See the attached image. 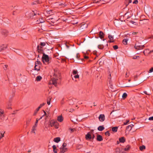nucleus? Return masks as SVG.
Instances as JSON below:
<instances>
[{"mask_svg":"<svg viewBox=\"0 0 153 153\" xmlns=\"http://www.w3.org/2000/svg\"><path fill=\"white\" fill-rule=\"evenodd\" d=\"M43 54V56L42 57V62L45 63L46 62L48 63H49V59L48 56L45 54V53H42Z\"/></svg>","mask_w":153,"mask_h":153,"instance_id":"1","label":"nucleus"},{"mask_svg":"<svg viewBox=\"0 0 153 153\" xmlns=\"http://www.w3.org/2000/svg\"><path fill=\"white\" fill-rule=\"evenodd\" d=\"M43 47L39 45H38L37 49L38 53H44Z\"/></svg>","mask_w":153,"mask_h":153,"instance_id":"2","label":"nucleus"},{"mask_svg":"<svg viewBox=\"0 0 153 153\" xmlns=\"http://www.w3.org/2000/svg\"><path fill=\"white\" fill-rule=\"evenodd\" d=\"M99 119L100 122L104 121L105 120V116L104 114H101L99 117Z\"/></svg>","mask_w":153,"mask_h":153,"instance_id":"3","label":"nucleus"},{"mask_svg":"<svg viewBox=\"0 0 153 153\" xmlns=\"http://www.w3.org/2000/svg\"><path fill=\"white\" fill-rule=\"evenodd\" d=\"M144 47V45H138L135 44L134 46V48L135 49L137 50L142 49Z\"/></svg>","mask_w":153,"mask_h":153,"instance_id":"4","label":"nucleus"},{"mask_svg":"<svg viewBox=\"0 0 153 153\" xmlns=\"http://www.w3.org/2000/svg\"><path fill=\"white\" fill-rule=\"evenodd\" d=\"M1 33L4 36H6L8 34V31L6 30H2L1 31Z\"/></svg>","mask_w":153,"mask_h":153,"instance_id":"5","label":"nucleus"},{"mask_svg":"<svg viewBox=\"0 0 153 153\" xmlns=\"http://www.w3.org/2000/svg\"><path fill=\"white\" fill-rule=\"evenodd\" d=\"M57 80H58L57 79L53 78L52 80V84L54 85L55 86H56Z\"/></svg>","mask_w":153,"mask_h":153,"instance_id":"6","label":"nucleus"},{"mask_svg":"<svg viewBox=\"0 0 153 153\" xmlns=\"http://www.w3.org/2000/svg\"><path fill=\"white\" fill-rule=\"evenodd\" d=\"M85 138L86 140H89L91 138L90 132H89L85 135Z\"/></svg>","mask_w":153,"mask_h":153,"instance_id":"7","label":"nucleus"},{"mask_svg":"<svg viewBox=\"0 0 153 153\" xmlns=\"http://www.w3.org/2000/svg\"><path fill=\"white\" fill-rule=\"evenodd\" d=\"M119 140L120 143H124L126 141V139L124 137L119 138Z\"/></svg>","mask_w":153,"mask_h":153,"instance_id":"8","label":"nucleus"},{"mask_svg":"<svg viewBox=\"0 0 153 153\" xmlns=\"http://www.w3.org/2000/svg\"><path fill=\"white\" fill-rule=\"evenodd\" d=\"M108 38L110 40L109 41V42H114V41L112 40L114 39L113 37L112 36L109 35L108 36Z\"/></svg>","mask_w":153,"mask_h":153,"instance_id":"9","label":"nucleus"},{"mask_svg":"<svg viewBox=\"0 0 153 153\" xmlns=\"http://www.w3.org/2000/svg\"><path fill=\"white\" fill-rule=\"evenodd\" d=\"M97 140L98 141H102L103 140L102 137L100 135L97 136Z\"/></svg>","mask_w":153,"mask_h":153,"instance_id":"10","label":"nucleus"},{"mask_svg":"<svg viewBox=\"0 0 153 153\" xmlns=\"http://www.w3.org/2000/svg\"><path fill=\"white\" fill-rule=\"evenodd\" d=\"M56 122L53 120H51L50 122V125L51 127H52L55 125Z\"/></svg>","mask_w":153,"mask_h":153,"instance_id":"11","label":"nucleus"},{"mask_svg":"<svg viewBox=\"0 0 153 153\" xmlns=\"http://www.w3.org/2000/svg\"><path fill=\"white\" fill-rule=\"evenodd\" d=\"M57 120L59 122H62L63 120V118L61 116H59L58 117Z\"/></svg>","mask_w":153,"mask_h":153,"instance_id":"12","label":"nucleus"},{"mask_svg":"<svg viewBox=\"0 0 153 153\" xmlns=\"http://www.w3.org/2000/svg\"><path fill=\"white\" fill-rule=\"evenodd\" d=\"M104 34L102 32L100 31V32L99 37L101 39H102L104 38Z\"/></svg>","mask_w":153,"mask_h":153,"instance_id":"13","label":"nucleus"},{"mask_svg":"<svg viewBox=\"0 0 153 153\" xmlns=\"http://www.w3.org/2000/svg\"><path fill=\"white\" fill-rule=\"evenodd\" d=\"M47 44L46 42H41L38 45L44 47Z\"/></svg>","mask_w":153,"mask_h":153,"instance_id":"14","label":"nucleus"},{"mask_svg":"<svg viewBox=\"0 0 153 153\" xmlns=\"http://www.w3.org/2000/svg\"><path fill=\"white\" fill-rule=\"evenodd\" d=\"M60 140V138L59 137H57L54 138L53 141L56 142L58 143Z\"/></svg>","mask_w":153,"mask_h":153,"instance_id":"15","label":"nucleus"},{"mask_svg":"<svg viewBox=\"0 0 153 153\" xmlns=\"http://www.w3.org/2000/svg\"><path fill=\"white\" fill-rule=\"evenodd\" d=\"M67 151V148H61L60 149V151L61 152L64 153Z\"/></svg>","mask_w":153,"mask_h":153,"instance_id":"16","label":"nucleus"},{"mask_svg":"<svg viewBox=\"0 0 153 153\" xmlns=\"http://www.w3.org/2000/svg\"><path fill=\"white\" fill-rule=\"evenodd\" d=\"M104 127L102 126H100L97 128L98 130L99 131H102L104 129Z\"/></svg>","mask_w":153,"mask_h":153,"instance_id":"17","label":"nucleus"},{"mask_svg":"<svg viewBox=\"0 0 153 153\" xmlns=\"http://www.w3.org/2000/svg\"><path fill=\"white\" fill-rule=\"evenodd\" d=\"M149 49H146L143 51V53L144 54L146 55H147L149 54Z\"/></svg>","mask_w":153,"mask_h":153,"instance_id":"18","label":"nucleus"},{"mask_svg":"<svg viewBox=\"0 0 153 153\" xmlns=\"http://www.w3.org/2000/svg\"><path fill=\"white\" fill-rule=\"evenodd\" d=\"M133 126H134L132 124H131L130 125H129L127 127L126 129H128L129 131H130L131 129Z\"/></svg>","mask_w":153,"mask_h":153,"instance_id":"19","label":"nucleus"},{"mask_svg":"<svg viewBox=\"0 0 153 153\" xmlns=\"http://www.w3.org/2000/svg\"><path fill=\"white\" fill-rule=\"evenodd\" d=\"M34 70L37 71L40 70L39 67L37 65H35L34 67Z\"/></svg>","mask_w":153,"mask_h":153,"instance_id":"20","label":"nucleus"},{"mask_svg":"<svg viewBox=\"0 0 153 153\" xmlns=\"http://www.w3.org/2000/svg\"><path fill=\"white\" fill-rule=\"evenodd\" d=\"M7 46L5 45V46H4V45L1 46L0 47V52L2 51V50H4L5 49L7 48Z\"/></svg>","mask_w":153,"mask_h":153,"instance_id":"21","label":"nucleus"},{"mask_svg":"<svg viewBox=\"0 0 153 153\" xmlns=\"http://www.w3.org/2000/svg\"><path fill=\"white\" fill-rule=\"evenodd\" d=\"M118 127H113L112 128V130L113 132H116L117 131Z\"/></svg>","mask_w":153,"mask_h":153,"instance_id":"22","label":"nucleus"},{"mask_svg":"<svg viewBox=\"0 0 153 153\" xmlns=\"http://www.w3.org/2000/svg\"><path fill=\"white\" fill-rule=\"evenodd\" d=\"M37 23H42L44 22V20L41 18H39V21L37 20Z\"/></svg>","mask_w":153,"mask_h":153,"instance_id":"23","label":"nucleus"},{"mask_svg":"<svg viewBox=\"0 0 153 153\" xmlns=\"http://www.w3.org/2000/svg\"><path fill=\"white\" fill-rule=\"evenodd\" d=\"M41 2L39 0H37L34 1L33 3V4H39L41 3Z\"/></svg>","mask_w":153,"mask_h":153,"instance_id":"24","label":"nucleus"},{"mask_svg":"<svg viewBox=\"0 0 153 153\" xmlns=\"http://www.w3.org/2000/svg\"><path fill=\"white\" fill-rule=\"evenodd\" d=\"M52 147H53V152L54 153H57V151H56V146L53 145L52 146Z\"/></svg>","mask_w":153,"mask_h":153,"instance_id":"25","label":"nucleus"},{"mask_svg":"<svg viewBox=\"0 0 153 153\" xmlns=\"http://www.w3.org/2000/svg\"><path fill=\"white\" fill-rule=\"evenodd\" d=\"M42 77L40 76H38L36 78V80L37 81H40L42 79Z\"/></svg>","mask_w":153,"mask_h":153,"instance_id":"26","label":"nucleus"},{"mask_svg":"<svg viewBox=\"0 0 153 153\" xmlns=\"http://www.w3.org/2000/svg\"><path fill=\"white\" fill-rule=\"evenodd\" d=\"M127 96V94L126 93H124L123 94L122 97L123 99H125L126 98Z\"/></svg>","mask_w":153,"mask_h":153,"instance_id":"27","label":"nucleus"},{"mask_svg":"<svg viewBox=\"0 0 153 153\" xmlns=\"http://www.w3.org/2000/svg\"><path fill=\"white\" fill-rule=\"evenodd\" d=\"M139 148L140 150L142 151L143 149H146V147L145 146L143 145L141 146H140Z\"/></svg>","mask_w":153,"mask_h":153,"instance_id":"28","label":"nucleus"},{"mask_svg":"<svg viewBox=\"0 0 153 153\" xmlns=\"http://www.w3.org/2000/svg\"><path fill=\"white\" fill-rule=\"evenodd\" d=\"M51 98H48L47 99V103L48 105H49L50 104L51 100Z\"/></svg>","mask_w":153,"mask_h":153,"instance_id":"29","label":"nucleus"},{"mask_svg":"<svg viewBox=\"0 0 153 153\" xmlns=\"http://www.w3.org/2000/svg\"><path fill=\"white\" fill-rule=\"evenodd\" d=\"M128 40L127 39H123V44L124 45L127 44Z\"/></svg>","mask_w":153,"mask_h":153,"instance_id":"30","label":"nucleus"},{"mask_svg":"<svg viewBox=\"0 0 153 153\" xmlns=\"http://www.w3.org/2000/svg\"><path fill=\"white\" fill-rule=\"evenodd\" d=\"M32 13V14H34V15H36L39 14V13L37 12L36 10H34L33 11V13Z\"/></svg>","mask_w":153,"mask_h":153,"instance_id":"31","label":"nucleus"},{"mask_svg":"<svg viewBox=\"0 0 153 153\" xmlns=\"http://www.w3.org/2000/svg\"><path fill=\"white\" fill-rule=\"evenodd\" d=\"M130 147V146L129 145H127L126 146V147L124 149V150L125 151H127L129 149Z\"/></svg>","mask_w":153,"mask_h":153,"instance_id":"32","label":"nucleus"},{"mask_svg":"<svg viewBox=\"0 0 153 153\" xmlns=\"http://www.w3.org/2000/svg\"><path fill=\"white\" fill-rule=\"evenodd\" d=\"M83 147L82 145L79 144L77 146V148L78 149H79L82 148Z\"/></svg>","mask_w":153,"mask_h":153,"instance_id":"33","label":"nucleus"},{"mask_svg":"<svg viewBox=\"0 0 153 153\" xmlns=\"http://www.w3.org/2000/svg\"><path fill=\"white\" fill-rule=\"evenodd\" d=\"M39 109L40 108H39L38 107L36 109L33 114L34 115H35L36 114Z\"/></svg>","mask_w":153,"mask_h":153,"instance_id":"34","label":"nucleus"},{"mask_svg":"<svg viewBox=\"0 0 153 153\" xmlns=\"http://www.w3.org/2000/svg\"><path fill=\"white\" fill-rule=\"evenodd\" d=\"M98 47L99 49H103L104 46L103 45H98Z\"/></svg>","mask_w":153,"mask_h":153,"instance_id":"35","label":"nucleus"},{"mask_svg":"<svg viewBox=\"0 0 153 153\" xmlns=\"http://www.w3.org/2000/svg\"><path fill=\"white\" fill-rule=\"evenodd\" d=\"M77 73V71L76 70H74L73 71V74L74 75H76Z\"/></svg>","mask_w":153,"mask_h":153,"instance_id":"36","label":"nucleus"},{"mask_svg":"<svg viewBox=\"0 0 153 153\" xmlns=\"http://www.w3.org/2000/svg\"><path fill=\"white\" fill-rule=\"evenodd\" d=\"M36 127H33L32 130L31 131V132L33 133H35V131L36 130Z\"/></svg>","mask_w":153,"mask_h":153,"instance_id":"37","label":"nucleus"},{"mask_svg":"<svg viewBox=\"0 0 153 153\" xmlns=\"http://www.w3.org/2000/svg\"><path fill=\"white\" fill-rule=\"evenodd\" d=\"M67 146V144L66 143H64L62 147L61 148H66Z\"/></svg>","mask_w":153,"mask_h":153,"instance_id":"38","label":"nucleus"},{"mask_svg":"<svg viewBox=\"0 0 153 153\" xmlns=\"http://www.w3.org/2000/svg\"><path fill=\"white\" fill-rule=\"evenodd\" d=\"M41 64V62L40 61H36L35 62V65H39Z\"/></svg>","mask_w":153,"mask_h":153,"instance_id":"39","label":"nucleus"},{"mask_svg":"<svg viewBox=\"0 0 153 153\" xmlns=\"http://www.w3.org/2000/svg\"><path fill=\"white\" fill-rule=\"evenodd\" d=\"M54 126L56 128H58V124L56 122Z\"/></svg>","mask_w":153,"mask_h":153,"instance_id":"40","label":"nucleus"},{"mask_svg":"<svg viewBox=\"0 0 153 153\" xmlns=\"http://www.w3.org/2000/svg\"><path fill=\"white\" fill-rule=\"evenodd\" d=\"M131 1H132L131 0H126V2H128V4L126 5V7H127L128 6V4L129 3H131Z\"/></svg>","mask_w":153,"mask_h":153,"instance_id":"41","label":"nucleus"},{"mask_svg":"<svg viewBox=\"0 0 153 153\" xmlns=\"http://www.w3.org/2000/svg\"><path fill=\"white\" fill-rule=\"evenodd\" d=\"M45 105V103H43L41 104H40L39 106L38 107L39 108H40L42 107L43 106Z\"/></svg>","mask_w":153,"mask_h":153,"instance_id":"42","label":"nucleus"},{"mask_svg":"<svg viewBox=\"0 0 153 153\" xmlns=\"http://www.w3.org/2000/svg\"><path fill=\"white\" fill-rule=\"evenodd\" d=\"M74 77L76 79V78H79V75H78V74H76V75H74Z\"/></svg>","mask_w":153,"mask_h":153,"instance_id":"43","label":"nucleus"},{"mask_svg":"<svg viewBox=\"0 0 153 153\" xmlns=\"http://www.w3.org/2000/svg\"><path fill=\"white\" fill-rule=\"evenodd\" d=\"M113 48L114 50H116L118 48V47L117 45H115L113 46Z\"/></svg>","mask_w":153,"mask_h":153,"instance_id":"44","label":"nucleus"},{"mask_svg":"<svg viewBox=\"0 0 153 153\" xmlns=\"http://www.w3.org/2000/svg\"><path fill=\"white\" fill-rule=\"evenodd\" d=\"M105 134L106 135H108V136H109L110 135V133L108 131H107L105 133Z\"/></svg>","mask_w":153,"mask_h":153,"instance_id":"45","label":"nucleus"},{"mask_svg":"<svg viewBox=\"0 0 153 153\" xmlns=\"http://www.w3.org/2000/svg\"><path fill=\"white\" fill-rule=\"evenodd\" d=\"M69 130L71 131V132H73L75 130V129L74 128H70Z\"/></svg>","mask_w":153,"mask_h":153,"instance_id":"46","label":"nucleus"},{"mask_svg":"<svg viewBox=\"0 0 153 153\" xmlns=\"http://www.w3.org/2000/svg\"><path fill=\"white\" fill-rule=\"evenodd\" d=\"M67 5L66 4H63V3H61L59 4V6H62L63 7H65Z\"/></svg>","mask_w":153,"mask_h":153,"instance_id":"47","label":"nucleus"},{"mask_svg":"<svg viewBox=\"0 0 153 153\" xmlns=\"http://www.w3.org/2000/svg\"><path fill=\"white\" fill-rule=\"evenodd\" d=\"M44 116V115H43V116L42 117H41V118H40L39 119H36V122H35V123H36V124H37L38 121H39V120H40V119H41L42 118V117H43Z\"/></svg>","mask_w":153,"mask_h":153,"instance_id":"48","label":"nucleus"},{"mask_svg":"<svg viewBox=\"0 0 153 153\" xmlns=\"http://www.w3.org/2000/svg\"><path fill=\"white\" fill-rule=\"evenodd\" d=\"M4 137V134L0 133V140Z\"/></svg>","mask_w":153,"mask_h":153,"instance_id":"49","label":"nucleus"},{"mask_svg":"<svg viewBox=\"0 0 153 153\" xmlns=\"http://www.w3.org/2000/svg\"><path fill=\"white\" fill-rule=\"evenodd\" d=\"M153 71V68H152L149 70V73H150Z\"/></svg>","mask_w":153,"mask_h":153,"instance_id":"50","label":"nucleus"},{"mask_svg":"<svg viewBox=\"0 0 153 153\" xmlns=\"http://www.w3.org/2000/svg\"><path fill=\"white\" fill-rule=\"evenodd\" d=\"M138 1L137 0H135L134 2H133V4H137L138 3Z\"/></svg>","mask_w":153,"mask_h":153,"instance_id":"51","label":"nucleus"},{"mask_svg":"<svg viewBox=\"0 0 153 153\" xmlns=\"http://www.w3.org/2000/svg\"><path fill=\"white\" fill-rule=\"evenodd\" d=\"M129 122V120H126V122H124L123 123V125H126L127 124V123Z\"/></svg>","mask_w":153,"mask_h":153,"instance_id":"52","label":"nucleus"},{"mask_svg":"<svg viewBox=\"0 0 153 153\" xmlns=\"http://www.w3.org/2000/svg\"><path fill=\"white\" fill-rule=\"evenodd\" d=\"M79 56H80V55H79V54H76V58L77 59H79Z\"/></svg>","mask_w":153,"mask_h":153,"instance_id":"53","label":"nucleus"},{"mask_svg":"<svg viewBox=\"0 0 153 153\" xmlns=\"http://www.w3.org/2000/svg\"><path fill=\"white\" fill-rule=\"evenodd\" d=\"M149 120H153V116L149 117Z\"/></svg>","mask_w":153,"mask_h":153,"instance_id":"54","label":"nucleus"},{"mask_svg":"<svg viewBox=\"0 0 153 153\" xmlns=\"http://www.w3.org/2000/svg\"><path fill=\"white\" fill-rule=\"evenodd\" d=\"M152 53H153V50L150 51L149 52V54H151Z\"/></svg>","mask_w":153,"mask_h":153,"instance_id":"55","label":"nucleus"},{"mask_svg":"<svg viewBox=\"0 0 153 153\" xmlns=\"http://www.w3.org/2000/svg\"><path fill=\"white\" fill-rule=\"evenodd\" d=\"M8 66L7 65H4V66L3 67V68L4 69V70H6V69L7 68Z\"/></svg>","mask_w":153,"mask_h":153,"instance_id":"56","label":"nucleus"},{"mask_svg":"<svg viewBox=\"0 0 153 153\" xmlns=\"http://www.w3.org/2000/svg\"><path fill=\"white\" fill-rule=\"evenodd\" d=\"M139 57V56H134L133 57V59H137V57Z\"/></svg>","mask_w":153,"mask_h":153,"instance_id":"57","label":"nucleus"},{"mask_svg":"<svg viewBox=\"0 0 153 153\" xmlns=\"http://www.w3.org/2000/svg\"><path fill=\"white\" fill-rule=\"evenodd\" d=\"M84 58L85 59H87L88 58V56H84Z\"/></svg>","mask_w":153,"mask_h":153,"instance_id":"58","label":"nucleus"},{"mask_svg":"<svg viewBox=\"0 0 153 153\" xmlns=\"http://www.w3.org/2000/svg\"><path fill=\"white\" fill-rule=\"evenodd\" d=\"M128 76H129V75L128 74V73H126V74L125 77H127Z\"/></svg>","mask_w":153,"mask_h":153,"instance_id":"59","label":"nucleus"},{"mask_svg":"<svg viewBox=\"0 0 153 153\" xmlns=\"http://www.w3.org/2000/svg\"><path fill=\"white\" fill-rule=\"evenodd\" d=\"M143 93L146 95H149V94L147 93V92L146 91H144L143 92Z\"/></svg>","mask_w":153,"mask_h":153,"instance_id":"60","label":"nucleus"},{"mask_svg":"<svg viewBox=\"0 0 153 153\" xmlns=\"http://www.w3.org/2000/svg\"><path fill=\"white\" fill-rule=\"evenodd\" d=\"M66 46L67 47V48H69V45H68L67 43H66Z\"/></svg>","mask_w":153,"mask_h":153,"instance_id":"61","label":"nucleus"},{"mask_svg":"<svg viewBox=\"0 0 153 153\" xmlns=\"http://www.w3.org/2000/svg\"><path fill=\"white\" fill-rule=\"evenodd\" d=\"M37 124L35 123V125L34 126H33V127L36 128L37 126Z\"/></svg>","mask_w":153,"mask_h":153,"instance_id":"62","label":"nucleus"},{"mask_svg":"<svg viewBox=\"0 0 153 153\" xmlns=\"http://www.w3.org/2000/svg\"><path fill=\"white\" fill-rule=\"evenodd\" d=\"M94 131V130H91L90 132V134H91V133H92Z\"/></svg>","mask_w":153,"mask_h":153,"instance_id":"63","label":"nucleus"},{"mask_svg":"<svg viewBox=\"0 0 153 153\" xmlns=\"http://www.w3.org/2000/svg\"><path fill=\"white\" fill-rule=\"evenodd\" d=\"M130 22L133 24H134V23H135V22L132 21H131Z\"/></svg>","mask_w":153,"mask_h":153,"instance_id":"64","label":"nucleus"}]
</instances>
